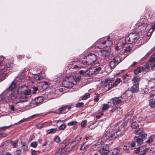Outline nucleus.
Listing matches in <instances>:
<instances>
[{
	"label": "nucleus",
	"instance_id": "nucleus-1",
	"mask_svg": "<svg viewBox=\"0 0 155 155\" xmlns=\"http://www.w3.org/2000/svg\"><path fill=\"white\" fill-rule=\"evenodd\" d=\"M12 64H6L5 62H0V80L4 79L7 74L10 72V68L12 67Z\"/></svg>",
	"mask_w": 155,
	"mask_h": 155
},
{
	"label": "nucleus",
	"instance_id": "nucleus-2",
	"mask_svg": "<svg viewBox=\"0 0 155 155\" xmlns=\"http://www.w3.org/2000/svg\"><path fill=\"white\" fill-rule=\"evenodd\" d=\"M126 39L128 40V44H132L138 43L140 38L138 33L135 32L129 34L128 36L126 37Z\"/></svg>",
	"mask_w": 155,
	"mask_h": 155
},
{
	"label": "nucleus",
	"instance_id": "nucleus-3",
	"mask_svg": "<svg viewBox=\"0 0 155 155\" xmlns=\"http://www.w3.org/2000/svg\"><path fill=\"white\" fill-rule=\"evenodd\" d=\"M74 77L71 76L64 78L62 82L63 85L67 88H71L74 84Z\"/></svg>",
	"mask_w": 155,
	"mask_h": 155
},
{
	"label": "nucleus",
	"instance_id": "nucleus-4",
	"mask_svg": "<svg viewBox=\"0 0 155 155\" xmlns=\"http://www.w3.org/2000/svg\"><path fill=\"white\" fill-rule=\"evenodd\" d=\"M97 60L96 55L93 53H90L84 58L83 62L87 65L91 64L95 61Z\"/></svg>",
	"mask_w": 155,
	"mask_h": 155
},
{
	"label": "nucleus",
	"instance_id": "nucleus-5",
	"mask_svg": "<svg viewBox=\"0 0 155 155\" xmlns=\"http://www.w3.org/2000/svg\"><path fill=\"white\" fill-rule=\"evenodd\" d=\"M66 140H64L63 143H61L59 150L56 152L55 155H67L68 152L65 148L67 146L66 144Z\"/></svg>",
	"mask_w": 155,
	"mask_h": 155
},
{
	"label": "nucleus",
	"instance_id": "nucleus-6",
	"mask_svg": "<svg viewBox=\"0 0 155 155\" xmlns=\"http://www.w3.org/2000/svg\"><path fill=\"white\" fill-rule=\"evenodd\" d=\"M84 59L80 61H73L72 62L73 65L71 68L74 69H80L82 68H85L86 66V64L83 62Z\"/></svg>",
	"mask_w": 155,
	"mask_h": 155
},
{
	"label": "nucleus",
	"instance_id": "nucleus-7",
	"mask_svg": "<svg viewBox=\"0 0 155 155\" xmlns=\"http://www.w3.org/2000/svg\"><path fill=\"white\" fill-rule=\"evenodd\" d=\"M121 61L122 60L119 56H116L109 63V66L111 70L114 69Z\"/></svg>",
	"mask_w": 155,
	"mask_h": 155
},
{
	"label": "nucleus",
	"instance_id": "nucleus-8",
	"mask_svg": "<svg viewBox=\"0 0 155 155\" xmlns=\"http://www.w3.org/2000/svg\"><path fill=\"white\" fill-rule=\"evenodd\" d=\"M5 100L7 102L12 100V102L15 104L21 102L20 97L15 95L13 93L11 94L8 96L6 97Z\"/></svg>",
	"mask_w": 155,
	"mask_h": 155
},
{
	"label": "nucleus",
	"instance_id": "nucleus-9",
	"mask_svg": "<svg viewBox=\"0 0 155 155\" xmlns=\"http://www.w3.org/2000/svg\"><path fill=\"white\" fill-rule=\"evenodd\" d=\"M127 124V122H124L118 128V129L116 130L115 134L117 137H119L122 135L125 131L124 127H125Z\"/></svg>",
	"mask_w": 155,
	"mask_h": 155
},
{
	"label": "nucleus",
	"instance_id": "nucleus-10",
	"mask_svg": "<svg viewBox=\"0 0 155 155\" xmlns=\"http://www.w3.org/2000/svg\"><path fill=\"white\" fill-rule=\"evenodd\" d=\"M43 97L41 96L36 97L34 100L32 101L30 104V106L35 107L40 105L43 101Z\"/></svg>",
	"mask_w": 155,
	"mask_h": 155
},
{
	"label": "nucleus",
	"instance_id": "nucleus-11",
	"mask_svg": "<svg viewBox=\"0 0 155 155\" xmlns=\"http://www.w3.org/2000/svg\"><path fill=\"white\" fill-rule=\"evenodd\" d=\"M101 70V68L100 67L92 68L88 70H87L88 72H86V74L87 76H89L93 74H96Z\"/></svg>",
	"mask_w": 155,
	"mask_h": 155
},
{
	"label": "nucleus",
	"instance_id": "nucleus-12",
	"mask_svg": "<svg viewBox=\"0 0 155 155\" xmlns=\"http://www.w3.org/2000/svg\"><path fill=\"white\" fill-rule=\"evenodd\" d=\"M117 138V136L116 135L115 133H114L112 132H108L104 137V139L105 140H114Z\"/></svg>",
	"mask_w": 155,
	"mask_h": 155
},
{
	"label": "nucleus",
	"instance_id": "nucleus-13",
	"mask_svg": "<svg viewBox=\"0 0 155 155\" xmlns=\"http://www.w3.org/2000/svg\"><path fill=\"white\" fill-rule=\"evenodd\" d=\"M102 59L103 60L104 62H106L111 59V57L110 55V52L107 51H104L102 55Z\"/></svg>",
	"mask_w": 155,
	"mask_h": 155
},
{
	"label": "nucleus",
	"instance_id": "nucleus-14",
	"mask_svg": "<svg viewBox=\"0 0 155 155\" xmlns=\"http://www.w3.org/2000/svg\"><path fill=\"white\" fill-rule=\"evenodd\" d=\"M98 151L101 155H108L109 153L108 146L106 145L103 146L102 148L98 150Z\"/></svg>",
	"mask_w": 155,
	"mask_h": 155
},
{
	"label": "nucleus",
	"instance_id": "nucleus-15",
	"mask_svg": "<svg viewBox=\"0 0 155 155\" xmlns=\"http://www.w3.org/2000/svg\"><path fill=\"white\" fill-rule=\"evenodd\" d=\"M12 125L10 126L3 127H0V137H4L7 136V134L5 133H3L2 131H3L5 130L8 129L9 127H11Z\"/></svg>",
	"mask_w": 155,
	"mask_h": 155
},
{
	"label": "nucleus",
	"instance_id": "nucleus-16",
	"mask_svg": "<svg viewBox=\"0 0 155 155\" xmlns=\"http://www.w3.org/2000/svg\"><path fill=\"white\" fill-rule=\"evenodd\" d=\"M126 44H128V40H127L126 37L125 38H120L117 43V45L121 46L125 45Z\"/></svg>",
	"mask_w": 155,
	"mask_h": 155
},
{
	"label": "nucleus",
	"instance_id": "nucleus-17",
	"mask_svg": "<svg viewBox=\"0 0 155 155\" xmlns=\"http://www.w3.org/2000/svg\"><path fill=\"white\" fill-rule=\"evenodd\" d=\"M97 47L101 49L105 48V41L101 40L97 42Z\"/></svg>",
	"mask_w": 155,
	"mask_h": 155
},
{
	"label": "nucleus",
	"instance_id": "nucleus-18",
	"mask_svg": "<svg viewBox=\"0 0 155 155\" xmlns=\"http://www.w3.org/2000/svg\"><path fill=\"white\" fill-rule=\"evenodd\" d=\"M27 87L25 85L22 86L18 88V93L19 94H23L26 90Z\"/></svg>",
	"mask_w": 155,
	"mask_h": 155
},
{
	"label": "nucleus",
	"instance_id": "nucleus-19",
	"mask_svg": "<svg viewBox=\"0 0 155 155\" xmlns=\"http://www.w3.org/2000/svg\"><path fill=\"white\" fill-rule=\"evenodd\" d=\"M120 81V78H117L115 80L114 82L111 85L110 87L109 85V87L108 90H109L111 88L117 86Z\"/></svg>",
	"mask_w": 155,
	"mask_h": 155
},
{
	"label": "nucleus",
	"instance_id": "nucleus-20",
	"mask_svg": "<svg viewBox=\"0 0 155 155\" xmlns=\"http://www.w3.org/2000/svg\"><path fill=\"white\" fill-rule=\"evenodd\" d=\"M138 86L137 84H134L130 88V91L133 93H136L138 91Z\"/></svg>",
	"mask_w": 155,
	"mask_h": 155
},
{
	"label": "nucleus",
	"instance_id": "nucleus-21",
	"mask_svg": "<svg viewBox=\"0 0 155 155\" xmlns=\"http://www.w3.org/2000/svg\"><path fill=\"white\" fill-rule=\"evenodd\" d=\"M67 105H66L65 106L59 108L58 110H57V113L59 114H63V112L65 111L66 109L67 108Z\"/></svg>",
	"mask_w": 155,
	"mask_h": 155
},
{
	"label": "nucleus",
	"instance_id": "nucleus-22",
	"mask_svg": "<svg viewBox=\"0 0 155 155\" xmlns=\"http://www.w3.org/2000/svg\"><path fill=\"white\" fill-rule=\"evenodd\" d=\"M130 124L131 127L133 129H136L139 126L138 124L136 122V121L133 122L131 120H130Z\"/></svg>",
	"mask_w": 155,
	"mask_h": 155
},
{
	"label": "nucleus",
	"instance_id": "nucleus-23",
	"mask_svg": "<svg viewBox=\"0 0 155 155\" xmlns=\"http://www.w3.org/2000/svg\"><path fill=\"white\" fill-rule=\"evenodd\" d=\"M114 112L117 115H121L122 114V108L119 107H117L114 110Z\"/></svg>",
	"mask_w": 155,
	"mask_h": 155
},
{
	"label": "nucleus",
	"instance_id": "nucleus-24",
	"mask_svg": "<svg viewBox=\"0 0 155 155\" xmlns=\"http://www.w3.org/2000/svg\"><path fill=\"white\" fill-rule=\"evenodd\" d=\"M140 136H138V137H134V139L137 143L139 144H141L143 143V140L141 137Z\"/></svg>",
	"mask_w": 155,
	"mask_h": 155
},
{
	"label": "nucleus",
	"instance_id": "nucleus-25",
	"mask_svg": "<svg viewBox=\"0 0 155 155\" xmlns=\"http://www.w3.org/2000/svg\"><path fill=\"white\" fill-rule=\"evenodd\" d=\"M21 102H24L28 101L29 97L27 96L25 94H22L20 96H19Z\"/></svg>",
	"mask_w": 155,
	"mask_h": 155
},
{
	"label": "nucleus",
	"instance_id": "nucleus-26",
	"mask_svg": "<svg viewBox=\"0 0 155 155\" xmlns=\"http://www.w3.org/2000/svg\"><path fill=\"white\" fill-rule=\"evenodd\" d=\"M112 100L114 105L119 104L122 101L121 100L119 99L118 97H114L113 98Z\"/></svg>",
	"mask_w": 155,
	"mask_h": 155
},
{
	"label": "nucleus",
	"instance_id": "nucleus-27",
	"mask_svg": "<svg viewBox=\"0 0 155 155\" xmlns=\"http://www.w3.org/2000/svg\"><path fill=\"white\" fill-rule=\"evenodd\" d=\"M140 78L138 77H134L132 79L134 84L139 85Z\"/></svg>",
	"mask_w": 155,
	"mask_h": 155
},
{
	"label": "nucleus",
	"instance_id": "nucleus-28",
	"mask_svg": "<svg viewBox=\"0 0 155 155\" xmlns=\"http://www.w3.org/2000/svg\"><path fill=\"white\" fill-rule=\"evenodd\" d=\"M89 144H86V143H84L81 145V147L80 148L81 150H84L87 149L90 146Z\"/></svg>",
	"mask_w": 155,
	"mask_h": 155
},
{
	"label": "nucleus",
	"instance_id": "nucleus-29",
	"mask_svg": "<svg viewBox=\"0 0 155 155\" xmlns=\"http://www.w3.org/2000/svg\"><path fill=\"white\" fill-rule=\"evenodd\" d=\"M143 68L141 67H138L136 70L134 71V73L136 74H137L140 73L143 70Z\"/></svg>",
	"mask_w": 155,
	"mask_h": 155
},
{
	"label": "nucleus",
	"instance_id": "nucleus-30",
	"mask_svg": "<svg viewBox=\"0 0 155 155\" xmlns=\"http://www.w3.org/2000/svg\"><path fill=\"white\" fill-rule=\"evenodd\" d=\"M150 18L153 20V21H155V13L152 11H150L149 14Z\"/></svg>",
	"mask_w": 155,
	"mask_h": 155
},
{
	"label": "nucleus",
	"instance_id": "nucleus-31",
	"mask_svg": "<svg viewBox=\"0 0 155 155\" xmlns=\"http://www.w3.org/2000/svg\"><path fill=\"white\" fill-rule=\"evenodd\" d=\"M15 87V82L13 81L9 87L8 88L6 89V91H10L14 89Z\"/></svg>",
	"mask_w": 155,
	"mask_h": 155
},
{
	"label": "nucleus",
	"instance_id": "nucleus-32",
	"mask_svg": "<svg viewBox=\"0 0 155 155\" xmlns=\"http://www.w3.org/2000/svg\"><path fill=\"white\" fill-rule=\"evenodd\" d=\"M57 130V129L55 128H52L48 130L47 131V134H54L56 133Z\"/></svg>",
	"mask_w": 155,
	"mask_h": 155
},
{
	"label": "nucleus",
	"instance_id": "nucleus-33",
	"mask_svg": "<svg viewBox=\"0 0 155 155\" xmlns=\"http://www.w3.org/2000/svg\"><path fill=\"white\" fill-rule=\"evenodd\" d=\"M108 38H107L108 39ZM113 42L111 40H107L105 41V48L110 47L112 45Z\"/></svg>",
	"mask_w": 155,
	"mask_h": 155
},
{
	"label": "nucleus",
	"instance_id": "nucleus-34",
	"mask_svg": "<svg viewBox=\"0 0 155 155\" xmlns=\"http://www.w3.org/2000/svg\"><path fill=\"white\" fill-rule=\"evenodd\" d=\"M82 137L80 136H77L76 137L74 140L71 142V143H75L76 144H77L79 143L81 140Z\"/></svg>",
	"mask_w": 155,
	"mask_h": 155
},
{
	"label": "nucleus",
	"instance_id": "nucleus-35",
	"mask_svg": "<svg viewBox=\"0 0 155 155\" xmlns=\"http://www.w3.org/2000/svg\"><path fill=\"white\" fill-rule=\"evenodd\" d=\"M114 78H109L105 80V82H104V84H105L106 85H107V84H109V83H110V82H112L113 81H114Z\"/></svg>",
	"mask_w": 155,
	"mask_h": 155
},
{
	"label": "nucleus",
	"instance_id": "nucleus-36",
	"mask_svg": "<svg viewBox=\"0 0 155 155\" xmlns=\"http://www.w3.org/2000/svg\"><path fill=\"white\" fill-rule=\"evenodd\" d=\"M149 105L152 108L155 107V100L153 99H151L149 101Z\"/></svg>",
	"mask_w": 155,
	"mask_h": 155
},
{
	"label": "nucleus",
	"instance_id": "nucleus-37",
	"mask_svg": "<svg viewBox=\"0 0 155 155\" xmlns=\"http://www.w3.org/2000/svg\"><path fill=\"white\" fill-rule=\"evenodd\" d=\"M18 140H16L14 141H12L11 142V144L13 148H16L18 147Z\"/></svg>",
	"mask_w": 155,
	"mask_h": 155
},
{
	"label": "nucleus",
	"instance_id": "nucleus-38",
	"mask_svg": "<svg viewBox=\"0 0 155 155\" xmlns=\"http://www.w3.org/2000/svg\"><path fill=\"white\" fill-rule=\"evenodd\" d=\"M110 107V106L106 104H104L102 107V111L103 112L107 110Z\"/></svg>",
	"mask_w": 155,
	"mask_h": 155
},
{
	"label": "nucleus",
	"instance_id": "nucleus-39",
	"mask_svg": "<svg viewBox=\"0 0 155 155\" xmlns=\"http://www.w3.org/2000/svg\"><path fill=\"white\" fill-rule=\"evenodd\" d=\"M139 136H140L141 138L143 139V140H145L147 138V134H145L143 132L141 131V133L140 134Z\"/></svg>",
	"mask_w": 155,
	"mask_h": 155
},
{
	"label": "nucleus",
	"instance_id": "nucleus-40",
	"mask_svg": "<svg viewBox=\"0 0 155 155\" xmlns=\"http://www.w3.org/2000/svg\"><path fill=\"white\" fill-rule=\"evenodd\" d=\"M26 90L23 94H25L26 96L30 95L31 94V91L29 89H28L27 87Z\"/></svg>",
	"mask_w": 155,
	"mask_h": 155
},
{
	"label": "nucleus",
	"instance_id": "nucleus-41",
	"mask_svg": "<svg viewBox=\"0 0 155 155\" xmlns=\"http://www.w3.org/2000/svg\"><path fill=\"white\" fill-rule=\"evenodd\" d=\"M74 84H75L77 82L79 81L81 79V77L80 76H75V77H74Z\"/></svg>",
	"mask_w": 155,
	"mask_h": 155
},
{
	"label": "nucleus",
	"instance_id": "nucleus-42",
	"mask_svg": "<svg viewBox=\"0 0 155 155\" xmlns=\"http://www.w3.org/2000/svg\"><path fill=\"white\" fill-rule=\"evenodd\" d=\"M22 149L23 150L24 152L28 150V149L27 147L25 145V143H22Z\"/></svg>",
	"mask_w": 155,
	"mask_h": 155
},
{
	"label": "nucleus",
	"instance_id": "nucleus-43",
	"mask_svg": "<svg viewBox=\"0 0 155 155\" xmlns=\"http://www.w3.org/2000/svg\"><path fill=\"white\" fill-rule=\"evenodd\" d=\"M87 121V120L82 121L81 123V125L82 128L84 127L86 125Z\"/></svg>",
	"mask_w": 155,
	"mask_h": 155
},
{
	"label": "nucleus",
	"instance_id": "nucleus-44",
	"mask_svg": "<svg viewBox=\"0 0 155 155\" xmlns=\"http://www.w3.org/2000/svg\"><path fill=\"white\" fill-rule=\"evenodd\" d=\"M66 127L65 124H63L58 127V129L60 130H64Z\"/></svg>",
	"mask_w": 155,
	"mask_h": 155
},
{
	"label": "nucleus",
	"instance_id": "nucleus-45",
	"mask_svg": "<svg viewBox=\"0 0 155 155\" xmlns=\"http://www.w3.org/2000/svg\"><path fill=\"white\" fill-rule=\"evenodd\" d=\"M131 117L132 116H131V115L130 114H127L125 116V118L124 119L125 121V122L127 121V123L128 121L129 120V119L130 118H131Z\"/></svg>",
	"mask_w": 155,
	"mask_h": 155
},
{
	"label": "nucleus",
	"instance_id": "nucleus-46",
	"mask_svg": "<svg viewBox=\"0 0 155 155\" xmlns=\"http://www.w3.org/2000/svg\"><path fill=\"white\" fill-rule=\"evenodd\" d=\"M90 97V94L88 93L85 94L83 97V99L86 100Z\"/></svg>",
	"mask_w": 155,
	"mask_h": 155
},
{
	"label": "nucleus",
	"instance_id": "nucleus-47",
	"mask_svg": "<svg viewBox=\"0 0 155 155\" xmlns=\"http://www.w3.org/2000/svg\"><path fill=\"white\" fill-rule=\"evenodd\" d=\"M38 144L36 142H34L31 143L30 146L31 147L36 148Z\"/></svg>",
	"mask_w": 155,
	"mask_h": 155
},
{
	"label": "nucleus",
	"instance_id": "nucleus-48",
	"mask_svg": "<svg viewBox=\"0 0 155 155\" xmlns=\"http://www.w3.org/2000/svg\"><path fill=\"white\" fill-rule=\"evenodd\" d=\"M97 94L96 96L94 98V101L95 102H97L98 100H99V97H100V96L99 94H97V93H95V95Z\"/></svg>",
	"mask_w": 155,
	"mask_h": 155
},
{
	"label": "nucleus",
	"instance_id": "nucleus-49",
	"mask_svg": "<svg viewBox=\"0 0 155 155\" xmlns=\"http://www.w3.org/2000/svg\"><path fill=\"white\" fill-rule=\"evenodd\" d=\"M119 152V150L117 148H115L113 150L112 154L113 155H116Z\"/></svg>",
	"mask_w": 155,
	"mask_h": 155
},
{
	"label": "nucleus",
	"instance_id": "nucleus-50",
	"mask_svg": "<svg viewBox=\"0 0 155 155\" xmlns=\"http://www.w3.org/2000/svg\"><path fill=\"white\" fill-rule=\"evenodd\" d=\"M131 50L132 48L129 46H128L126 48L124 49V52H129Z\"/></svg>",
	"mask_w": 155,
	"mask_h": 155
},
{
	"label": "nucleus",
	"instance_id": "nucleus-51",
	"mask_svg": "<svg viewBox=\"0 0 155 155\" xmlns=\"http://www.w3.org/2000/svg\"><path fill=\"white\" fill-rule=\"evenodd\" d=\"M77 123V122L76 121H72L69 123L68 125L69 126H71L75 125Z\"/></svg>",
	"mask_w": 155,
	"mask_h": 155
},
{
	"label": "nucleus",
	"instance_id": "nucleus-52",
	"mask_svg": "<svg viewBox=\"0 0 155 155\" xmlns=\"http://www.w3.org/2000/svg\"><path fill=\"white\" fill-rule=\"evenodd\" d=\"M54 140L57 143H59L60 141L61 140L59 136H57L55 137Z\"/></svg>",
	"mask_w": 155,
	"mask_h": 155
},
{
	"label": "nucleus",
	"instance_id": "nucleus-53",
	"mask_svg": "<svg viewBox=\"0 0 155 155\" xmlns=\"http://www.w3.org/2000/svg\"><path fill=\"white\" fill-rule=\"evenodd\" d=\"M94 124V123H93L89 126L88 128L89 130H92L93 129L95 128L96 127V126H93Z\"/></svg>",
	"mask_w": 155,
	"mask_h": 155
},
{
	"label": "nucleus",
	"instance_id": "nucleus-54",
	"mask_svg": "<svg viewBox=\"0 0 155 155\" xmlns=\"http://www.w3.org/2000/svg\"><path fill=\"white\" fill-rule=\"evenodd\" d=\"M140 148L139 147L135 148L134 151V153L136 154H138L140 152Z\"/></svg>",
	"mask_w": 155,
	"mask_h": 155
},
{
	"label": "nucleus",
	"instance_id": "nucleus-55",
	"mask_svg": "<svg viewBox=\"0 0 155 155\" xmlns=\"http://www.w3.org/2000/svg\"><path fill=\"white\" fill-rule=\"evenodd\" d=\"M84 105L83 102L78 103L76 104L75 106L77 107H82Z\"/></svg>",
	"mask_w": 155,
	"mask_h": 155
},
{
	"label": "nucleus",
	"instance_id": "nucleus-56",
	"mask_svg": "<svg viewBox=\"0 0 155 155\" xmlns=\"http://www.w3.org/2000/svg\"><path fill=\"white\" fill-rule=\"evenodd\" d=\"M153 139L151 137H149L148 139L146 140V142L147 143H150L153 142Z\"/></svg>",
	"mask_w": 155,
	"mask_h": 155
},
{
	"label": "nucleus",
	"instance_id": "nucleus-57",
	"mask_svg": "<svg viewBox=\"0 0 155 155\" xmlns=\"http://www.w3.org/2000/svg\"><path fill=\"white\" fill-rule=\"evenodd\" d=\"M149 149L148 148H146L143 150V153H142L140 154L139 155H145L147 152L148 151V150Z\"/></svg>",
	"mask_w": 155,
	"mask_h": 155
},
{
	"label": "nucleus",
	"instance_id": "nucleus-58",
	"mask_svg": "<svg viewBox=\"0 0 155 155\" xmlns=\"http://www.w3.org/2000/svg\"><path fill=\"white\" fill-rule=\"evenodd\" d=\"M88 72V71H83L81 70L80 71V73L81 74H83L84 75H85V76H87V74H86V72Z\"/></svg>",
	"mask_w": 155,
	"mask_h": 155
},
{
	"label": "nucleus",
	"instance_id": "nucleus-59",
	"mask_svg": "<svg viewBox=\"0 0 155 155\" xmlns=\"http://www.w3.org/2000/svg\"><path fill=\"white\" fill-rule=\"evenodd\" d=\"M36 81H39L42 79L43 77L39 75L36 76L35 78Z\"/></svg>",
	"mask_w": 155,
	"mask_h": 155
},
{
	"label": "nucleus",
	"instance_id": "nucleus-60",
	"mask_svg": "<svg viewBox=\"0 0 155 155\" xmlns=\"http://www.w3.org/2000/svg\"><path fill=\"white\" fill-rule=\"evenodd\" d=\"M98 146L97 144H95L93 145L91 147V149L93 150H95L98 148Z\"/></svg>",
	"mask_w": 155,
	"mask_h": 155
},
{
	"label": "nucleus",
	"instance_id": "nucleus-61",
	"mask_svg": "<svg viewBox=\"0 0 155 155\" xmlns=\"http://www.w3.org/2000/svg\"><path fill=\"white\" fill-rule=\"evenodd\" d=\"M141 132H140L139 130H136L134 131V133L137 135L139 134L140 135Z\"/></svg>",
	"mask_w": 155,
	"mask_h": 155
},
{
	"label": "nucleus",
	"instance_id": "nucleus-62",
	"mask_svg": "<svg viewBox=\"0 0 155 155\" xmlns=\"http://www.w3.org/2000/svg\"><path fill=\"white\" fill-rule=\"evenodd\" d=\"M148 92V89L147 88H145L144 90L142 92L143 94H147Z\"/></svg>",
	"mask_w": 155,
	"mask_h": 155
},
{
	"label": "nucleus",
	"instance_id": "nucleus-63",
	"mask_svg": "<svg viewBox=\"0 0 155 155\" xmlns=\"http://www.w3.org/2000/svg\"><path fill=\"white\" fill-rule=\"evenodd\" d=\"M37 127L39 129L41 128L44 127L43 124H38V125H37Z\"/></svg>",
	"mask_w": 155,
	"mask_h": 155
},
{
	"label": "nucleus",
	"instance_id": "nucleus-64",
	"mask_svg": "<svg viewBox=\"0 0 155 155\" xmlns=\"http://www.w3.org/2000/svg\"><path fill=\"white\" fill-rule=\"evenodd\" d=\"M149 61L150 62H153L155 61V57L151 58L149 60Z\"/></svg>",
	"mask_w": 155,
	"mask_h": 155
}]
</instances>
